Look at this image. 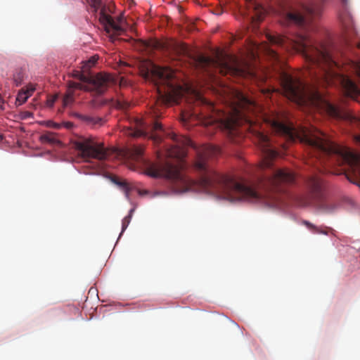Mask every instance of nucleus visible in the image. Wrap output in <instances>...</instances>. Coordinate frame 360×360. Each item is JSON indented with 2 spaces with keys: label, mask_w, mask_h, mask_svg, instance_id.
Returning <instances> with one entry per match:
<instances>
[{
  "label": "nucleus",
  "mask_w": 360,
  "mask_h": 360,
  "mask_svg": "<svg viewBox=\"0 0 360 360\" xmlns=\"http://www.w3.org/2000/svg\"><path fill=\"white\" fill-rule=\"evenodd\" d=\"M198 97L202 108L196 116L201 124L224 130L229 140L235 143H239L242 139L240 125L243 121L254 133L263 155L257 168L255 183L248 184L233 176L220 174L210 169L207 165V158L220 153V150L214 146H205L198 152L194 165L195 169L199 172L198 180L184 177L180 168L170 161L160 160L158 162H151L145 159L143 148L140 146L129 147L127 155L132 160L143 165L148 176L179 182L185 184L186 190L204 192L230 202L262 201L269 206H278L281 200L276 193L284 191L283 186L294 183V173L287 169L272 167V160L279 155V152L273 146L272 140L245 115V110L255 107V101L238 93V106L233 107L231 112H226L216 110L213 103L200 96Z\"/></svg>",
  "instance_id": "f257e3e1"
},
{
  "label": "nucleus",
  "mask_w": 360,
  "mask_h": 360,
  "mask_svg": "<svg viewBox=\"0 0 360 360\" xmlns=\"http://www.w3.org/2000/svg\"><path fill=\"white\" fill-rule=\"evenodd\" d=\"M321 12V6L315 3L302 5L299 9L288 11L283 16L281 24L285 26L295 25L302 28L301 31L291 37L267 34L266 38L271 45L285 49L288 51L295 50L300 53L309 63L310 69L315 67L319 69L320 75L316 71L310 73L329 83V80L336 75L333 68L338 67V64L326 46L316 43L307 28L312 20L319 16Z\"/></svg>",
  "instance_id": "f03ea898"
},
{
  "label": "nucleus",
  "mask_w": 360,
  "mask_h": 360,
  "mask_svg": "<svg viewBox=\"0 0 360 360\" xmlns=\"http://www.w3.org/2000/svg\"><path fill=\"white\" fill-rule=\"evenodd\" d=\"M353 70L360 78V60H351ZM277 77L285 96L297 103L309 102L318 110H321L331 117L345 120L360 129V117L349 110L332 104L317 89H310L299 78L295 77L281 68L277 70ZM355 142L360 145V134L354 136Z\"/></svg>",
  "instance_id": "7ed1b4c3"
},
{
  "label": "nucleus",
  "mask_w": 360,
  "mask_h": 360,
  "mask_svg": "<svg viewBox=\"0 0 360 360\" xmlns=\"http://www.w3.org/2000/svg\"><path fill=\"white\" fill-rule=\"evenodd\" d=\"M174 71L168 67L151 64L145 77L153 80L160 96L172 100L180 96L182 91L181 86L174 82Z\"/></svg>",
  "instance_id": "20e7f679"
},
{
  "label": "nucleus",
  "mask_w": 360,
  "mask_h": 360,
  "mask_svg": "<svg viewBox=\"0 0 360 360\" xmlns=\"http://www.w3.org/2000/svg\"><path fill=\"white\" fill-rule=\"evenodd\" d=\"M307 198L302 202V205H308L319 202V209L324 213H332L336 210V205L333 202L321 200L323 194V181L319 174L309 176L306 181Z\"/></svg>",
  "instance_id": "39448f33"
},
{
  "label": "nucleus",
  "mask_w": 360,
  "mask_h": 360,
  "mask_svg": "<svg viewBox=\"0 0 360 360\" xmlns=\"http://www.w3.org/2000/svg\"><path fill=\"white\" fill-rule=\"evenodd\" d=\"M72 145L83 158L103 160L108 157L107 150L103 146L94 143L91 139L79 138L73 141Z\"/></svg>",
  "instance_id": "423d86ee"
},
{
  "label": "nucleus",
  "mask_w": 360,
  "mask_h": 360,
  "mask_svg": "<svg viewBox=\"0 0 360 360\" xmlns=\"http://www.w3.org/2000/svg\"><path fill=\"white\" fill-rule=\"evenodd\" d=\"M92 12L96 13L99 11V20L103 25L105 30L108 34L120 35L123 32L124 29L122 27L119 19L115 21L110 15L106 13V7L103 0H88Z\"/></svg>",
  "instance_id": "0eeeda50"
},
{
  "label": "nucleus",
  "mask_w": 360,
  "mask_h": 360,
  "mask_svg": "<svg viewBox=\"0 0 360 360\" xmlns=\"http://www.w3.org/2000/svg\"><path fill=\"white\" fill-rule=\"evenodd\" d=\"M73 77L83 83L91 85V89H96V93L98 94H103L108 89L109 84L113 82L110 75L102 72L93 75H84L83 72L75 71Z\"/></svg>",
  "instance_id": "6e6552de"
},
{
  "label": "nucleus",
  "mask_w": 360,
  "mask_h": 360,
  "mask_svg": "<svg viewBox=\"0 0 360 360\" xmlns=\"http://www.w3.org/2000/svg\"><path fill=\"white\" fill-rule=\"evenodd\" d=\"M346 176L360 188V153L346 147Z\"/></svg>",
  "instance_id": "1a4fd4ad"
},
{
  "label": "nucleus",
  "mask_w": 360,
  "mask_h": 360,
  "mask_svg": "<svg viewBox=\"0 0 360 360\" xmlns=\"http://www.w3.org/2000/svg\"><path fill=\"white\" fill-rule=\"evenodd\" d=\"M167 136L174 142V145L168 151V155L179 160H183L186 156V147L193 146L192 141L186 136H179L173 132L168 133Z\"/></svg>",
  "instance_id": "9d476101"
},
{
  "label": "nucleus",
  "mask_w": 360,
  "mask_h": 360,
  "mask_svg": "<svg viewBox=\"0 0 360 360\" xmlns=\"http://www.w3.org/2000/svg\"><path fill=\"white\" fill-rule=\"evenodd\" d=\"M340 18L345 29V43L349 46H356L360 49V41L354 42L352 37L357 35L352 15L347 11H344L340 15Z\"/></svg>",
  "instance_id": "9b49d317"
},
{
  "label": "nucleus",
  "mask_w": 360,
  "mask_h": 360,
  "mask_svg": "<svg viewBox=\"0 0 360 360\" xmlns=\"http://www.w3.org/2000/svg\"><path fill=\"white\" fill-rule=\"evenodd\" d=\"M199 63L203 68H207L209 66H216L219 69L220 73L226 75L228 73L233 74H240L241 71L238 68H234L228 64L226 62L213 59L210 57L200 56L199 58Z\"/></svg>",
  "instance_id": "f8f14e48"
},
{
  "label": "nucleus",
  "mask_w": 360,
  "mask_h": 360,
  "mask_svg": "<svg viewBox=\"0 0 360 360\" xmlns=\"http://www.w3.org/2000/svg\"><path fill=\"white\" fill-rule=\"evenodd\" d=\"M248 3V9L252 13L247 17L248 23L252 24L253 28L256 27L258 23L262 20L266 14V9L257 0H245Z\"/></svg>",
  "instance_id": "ddd939ff"
},
{
  "label": "nucleus",
  "mask_w": 360,
  "mask_h": 360,
  "mask_svg": "<svg viewBox=\"0 0 360 360\" xmlns=\"http://www.w3.org/2000/svg\"><path fill=\"white\" fill-rule=\"evenodd\" d=\"M340 82L347 96L354 98L360 94V90L357 85L348 77L338 75Z\"/></svg>",
  "instance_id": "4468645a"
},
{
  "label": "nucleus",
  "mask_w": 360,
  "mask_h": 360,
  "mask_svg": "<svg viewBox=\"0 0 360 360\" xmlns=\"http://www.w3.org/2000/svg\"><path fill=\"white\" fill-rule=\"evenodd\" d=\"M137 127L136 129H130L128 134L133 137H139L147 134L146 124L143 121H138Z\"/></svg>",
  "instance_id": "2eb2a0df"
},
{
  "label": "nucleus",
  "mask_w": 360,
  "mask_h": 360,
  "mask_svg": "<svg viewBox=\"0 0 360 360\" xmlns=\"http://www.w3.org/2000/svg\"><path fill=\"white\" fill-rule=\"evenodd\" d=\"M39 139L43 143H49L51 145L60 143L59 140L56 138V134L53 132H46L41 135Z\"/></svg>",
  "instance_id": "dca6fc26"
},
{
  "label": "nucleus",
  "mask_w": 360,
  "mask_h": 360,
  "mask_svg": "<svg viewBox=\"0 0 360 360\" xmlns=\"http://www.w3.org/2000/svg\"><path fill=\"white\" fill-rule=\"evenodd\" d=\"M157 131H163V127L162 125L155 121L153 123V125L151 127V135L150 137L154 139L155 141H162V136L157 134Z\"/></svg>",
  "instance_id": "f3484780"
},
{
  "label": "nucleus",
  "mask_w": 360,
  "mask_h": 360,
  "mask_svg": "<svg viewBox=\"0 0 360 360\" xmlns=\"http://www.w3.org/2000/svg\"><path fill=\"white\" fill-rule=\"evenodd\" d=\"M75 89H83L85 91H94L96 92V89H91V85H88L86 83L81 84L72 81L68 82V90L74 91Z\"/></svg>",
  "instance_id": "a211bd4d"
},
{
  "label": "nucleus",
  "mask_w": 360,
  "mask_h": 360,
  "mask_svg": "<svg viewBox=\"0 0 360 360\" xmlns=\"http://www.w3.org/2000/svg\"><path fill=\"white\" fill-rule=\"evenodd\" d=\"M74 91L68 90L66 94L63 98V105L64 107H68L74 103Z\"/></svg>",
  "instance_id": "6ab92c4d"
},
{
  "label": "nucleus",
  "mask_w": 360,
  "mask_h": 360,
  "mask_svg": "<svg viewBox=\"0 0 360 360\" xmlns=\"http://www.w3.org/2000/svg\"><path fill=\"white\" fill-rule=\"evenodd\" d=\"M25 78V72L22 69L17 70L13 75V81L16 86H20Z\"/></svg>",
  "instance_id": "aec40b11"
},
{
  "label": "nucleus",
  "mask_w": 360,
  "mask_h": 360,
  "mask_svg": "<svg viewBox=\"0 0 360 360\" xmlns=\"http://www.w3.org/2000/svg\"><path fill=\"white\" fill-rule=\"evenodd\" d=\"M29 97L30 95L27 94V92L25 91L24 89H22L17 96L16 102L18 103L19 105H22L26 102Z\"/></svg>",
  "instance_id": "412c9836"
},
{
  "label": "nucleus",
  "mask_w": 360,
  "mask_h": 360,
  "mask_svg": "<svg viewBox=\"0 0 360 360\" xmlns=\"http://www.w3.org/2000/svg\"><path fill=\"white\" fill-rule=\"evenodd\" d=\"M303 223L309 229H310L313 231V233H323V234H327V233H328L326 231L321 230V228L314 226V224H312L309 221H304Z\"/></svg>",
  "instance_id": "4be33fe9"
},
{
  "label": "nucleus",
  "mask_w": 360,
  "mask_h": 360,
  "mask_svg": "<svg viewBox=\"0 0 360 360\" xmlns=\"http://www.w3.org/2000/svg\"><path fill=\"white\" fill-rule=\"evenodd\" d=\"M97 61V58L95 56L91 57L89 60L85 61L82 66L83 72L87 71L89 68L95 65Z\"/></svg>",
  "instance_id": "5701e85b"
},
{
  "label": "nucleus",
  "mask_w": 360,
  "mask_h": 360,
  "mask_svg": "<svg viewBox=\"0 0 360 360\" xmlns=\"http://www.w3.org/2000/svg\"><path fill=\"white\" fill-rule=\"evenodd\" d=\"M266 52H267V55L269 56V58H271L275 62H279V60H280L279 53H278L277 51H276L273 49H271V48H267Z\"/></svg>",
  "instance_id": "b1692460"
},
{
  "label": "nucleus",
  "mask_w": 360,
  "mask_h": 360,
  "mask_svg": "<svg viewBox=\"0 0 360 360\" xmlns=\"http://www.w3.org/2000/svg\"><path fill=\"white\" fill-rule=\"evenodd\" d=\"M133 211H134V210H131L129 211V214L123 219L122 223V232L124 231L125 229L129 226V224L131 221Z\"/></svg>",
  "instance_id": "393cba45"
},
{
  "label": "nucleus",
  "mask_w": 360,
  "mask_h": 360,
  "mask_svg": "<svg viewBox=\"0 0 360 360\" xmlns=\"http://www.w3.org/2000/svg\"><path fill=\"white\" fill-rule=\"evenodd\" d=\"M129 106V103L126 101L117 100L116 107L120 109L125 110Z\"/></svg>",
  "instance_id": "a878e982"
},
{
  "label": "nucleus",
  "mask_w": 360,
  "mask_h": 360,
  "mask_svg": "<svg viewBox=\"0 0 360 360\" xmlns=\"http://www.w3.org/2000/svg\"><path fill=\"white\" fill-rule=\"evenodd\" d=\"M58 98V95L50 96L46 101V105L49 108H52Z\"/></svg>",
  "instance_id": "bb28decb"
},
{
  "label": "nucleus",
  "mask_w": 360,
  "mask_h": 360,
  "mask_svg": "<svg viewBox=\"0 0 360 360\" xmlns=\"http://www.w3.org/2000/svg\"><path fill=\"white\" fill-rule=\"evenodd\" d=\"M111 181L115 184L116 185H118L120 187H122L124 188H127V184L125 181H122L117 179L115 176L111 177Z\"/></svg>",
  "instance_id": "cd10ccee"
},
{
  "label": "nucleus",
  "mask_w": 360,
  "mask_h": 360,
  "mask_svg": "<svg viewBox=\"0 0 360 360\" xmlns=\"http://www.w3.org/2000/svg\"><path fill=\"white\" fill-rule=\"evenodd\" d=\"M83 119L84 120H86V122H89V123H93V124H100L101 122H102V120L101 118H94V117H83Z\"/></svg>",
  "instance_id": "c85d7f7f"
},
{
  "label": "nucleus",
  "mask_w": 360,
  "mask_h": 360,
  "mask_svg": "<svg viewBox=\"0 0 360 360\" xmlns=\"http://www.w3.org/2000/svg\"><path fill=\"white\" fill-rule=\"evenodd\" d=\"M35 88L33 85L30 84L26 87V89H25V92H27V94L30 95V96L32 95V94L34 91Z\"/></svg>",
  "instance_id": "c756f323"
},
{
  "label": "nucleus",
  "mask_w": 360,
  "mask_h": 360,
  "mask_svg": "<svg viewBox=\"0 0 360 360\" xmlns=\"http://www.w3.org/2000/svg\"><path fill=\"white\" fill-rule=\"evenodd\" d=\"M179 52L181 54H186L188 52V47L186 44H181L179 47Z\"/></svg>",
  "instance_id": "7c9ffc66"
},
{
  "label": "nucleus",
  "mask_w": 360,
  "mask_h": 360,
  "mask_svg": "<svg viewBox=\"0 0 360 360\" xmlns=\"http://www.w3.org/2000/svg\"><path fill=\"white\" fill-rule=\"evenodd\" d=\"M282 147L283 149H286L288 146H287L286 143H283V144H282Z\"/></svg>",
  "instance_id": "2f4dec72"
},
{
  "label": "nucleus",
  "mask_w": 360,
  "mask_h": 360,
  "mask_svg": "<svg viewBox=\"0 0 360 360\" xmlns=\"http://www.w3.org/2000/svg\"><path fill=\"white\" fill-rule=\"evenodd\" d=\"M316 168H317V170H319V172H322V170H321V168H319V166H318V165H317V166H316Z\"/></svg>",
  "instance_id": "473e14b6"
},
{
  "label": "nucleus",
  "mask_w": 360,
  "mask_h": 360,
  "mask_svg": "<svg viewBox=\"0 0 360 360\" xmlns=\"http://www.w3.org/2000/svg\"><path fill=\"white\" fill-rule=\"evenodd\" d=\"M3 139V136L1 134H0V141H1Z\"/></svg>",
  "instance_id": "72a5a7b5"
},
{
  "label": "nucleus",
  "mask_w": 360,
  "mask_h": 360,
  "mask_svg": "<svg viewBox=\"0 0 360 360\" xmlns=\"http://www.w3.org/2000/svg\"><path fill=\"white\" fill-rule=\"evenodd\" d=\"M344 3H346L347 0H342Z\"/></svg>",
  "instance_id": "f704fd0d"
}]
</instances>
